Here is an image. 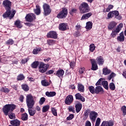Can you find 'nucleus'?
<instances>
[{"mask_svg":"<svg viewBox=\"0 0 126 126\" xmlns=\"http://www.w3.org/2000/svg\"><path fill=\"white\" fill-rule=\"evenodd\" d=\"M43 8L44 10L43 14L45 16H47V15H49V14H50V13H51V12H52V10L50 7V5L47 3L43 4Z\"/></svg>","mask_w":126,"mask_h":126,"instance_id":"obj_6","label":"nucleus"},{"mask_svg":"<svg viewBox=\"0 0 126 126\" xmlns=\"http://www.w3.org/2000/svg\"><path fill=\"white\" fill-rule=\"evenodd\" d=\"M47 69H48V65L43 62H40L38 66V70L39 72L44 73L47 71Z\"/></svg>","mask_w":126,"mask_h":126,"instance_id":"obj_7","label":"nucleus"},{"mask_svg":"<svg viewBox=\"0 0 126 126\" xmlns=\"http://www.w3.org/2000/svg\"><path fill=\"white\" fill-rule=\"evenodd\" d=\"M68 110L69 112H72V113H74V107L73 106H69L68 107Z\"/></svg>","mask_w":126,"mask_h":126,"instance_id":"obj_55","label":"nucleus"},{"mask_svg":"<svg viewBox=\"0 0 126 126\" xmlns=\"http://www.w3.org/2000/svg\"><path fill=\"white\" fill-rule=\"evenodd\" d=\"M47 37L48 38L57 39L58 38V34L56 32H49L47 33Z\"/></svg>","mask_w":126,"mask_h":126,"instance_id":"obj_13","label":"nucleus"},{"mask_svg":"<svg viewBox=\"0 0 126 126\" xmlns=\"http://www.w3.org/2000/svg\"><path fill=\"white\" fill-rule=\"evenodd\" d=\"M98 116V113H97L95 111H91L90 113V119L93 122L96 121V119H97V116Z\"/></svg>","mask_w":126,"mask_h":126,"instance_id":"obj_9","label":"nucleus"},{"mask_svg":"<svg viewBox=\"0 0 126 126\" xmlns=\"http://www.w3.org/2000/svg\"><path fill=\"white\" fill-rule=\"evenodd\" d=\"M91 63H92V70H97L98 69V65L96 63V60L94 59H91Z\"/></svg>","mask_w":126,"mask_h":126,"instance_id":"obj_11","label":"nucleus"},{"mask_svg":"<svg viewBox=\"0 0 126 126\" xmlns=\"http://www.w3.org/2000/svg\"><path fill=\"white\" fill-rule=\"evenodd\" d=\"M70 66L72 68H74V66H75V62H72L70 63Z\"/></svg>","mask_w":126,"mask_h":126,"instance_id":"obj_57","label":"nucleus"},{"mask_svg":"<svg viewBox=\"0 0 126 126\" xmlns=\"http://www.w3.org/2000/svg\"><path fill=\"white\" fill-rule=\"evenodd\" d=\"M75 108L76 113H79V112L81 111V109H82V104L80 103V102H78L76 104Z\"/></svg>","mask_w":126,"mask_h":126,"instance_id":"obj_22","label":"nucleus"},{"mask_svg":"<svg viewBox=\"0 0 126 126\" xmlns=\"http://www.w3.org/2000/svg\"><path fill=\"white\" fill-rule=\"evenodd\" d=\"M8 117L11 120H13V119H15V114L13 113H9Z\"/></svg>","mask_w":126,"mask_h":126,"instance_id":"obj_43","label":"nucleus"},{"mask_svg":"<svg viewBox=\"0 0 126 126\" xmlns=\"http://www.w3.org/2000/svg\"><path fill=\"white\" fill-rule=\"evenodd\" d=\"M63 74H64V71L63 69H59L57 71L56 75V76H58L60 78H63Z\"/></svg>","mask_w":126,"mask_h":126,"instance_id":"obj_16","label":"nucleus"},{"mask_svg":"<svg viewBox=\"0 0 126 126\" xmlns=\"http://www.w3.org/2000/svg\"><path fill=\"white\" fill-rule=\"evenodd\" d=\"M67 28H68V26L67 23H63L60 24L59 29L61 31H65Z\"/></svg>","mask_w":126,"mask_h":126,"instance_id":"obj_14","label":"nucleus"},{"mask_svg":"<svg viewBox=\"0 0 126 126\" xmlns=\"http://www.w3.org/2000/svg\"><path fill=\"white\" fill-rule=\"evenodd\" d=\"M79 73L82 74L84 73V68H80L79 70Z\"/></svg>","mask_w":126,"mask_h":126,"instance_id":"obj_63","label":"nucleus"},{"mask_svg":"<svg viewBox=\"0 0 126 126\" xmlns=\"http://www.w3.org/2000/svg\"><path fill=\"white\" fill-rule=\"evenodd\" d=\"M107 16L108 18H112V17H114V14L113 13L112 11L110 12L108 14Z\"/></svg>","mask_w":126,"mask_h":126,"instance_id":"obj_54","label":"nucleus"},{"mask_svg":"<svg viewBox=\"0 0 126 126\" xmlns=\"http://www.w3.org/2000/svg\"><path fill=\"white\" fill-rule=\"evenodd\" d=\"M15 26L17 27V28H22V25L21 24V22L19 20H17L14 23Z\"/></svg>","mask_w":126,"mask_h":126,"instance_id":"obj_34","label":"nucleus"},{"mask_svg":"<svg viewBox=\"0 0 126 126\" xmlns=\"http://www.w3.org/2000/svg\"><path fill=\"white\" fill-rule=\"evenodd\" d=\"M24 78H25V77H24L23 74H20L17 77V80H23Z\"/></svg>","mask_w":126,"mask_h":126,"instance_id":"obj_44","label":"nucleus"},{"mask_svg":"<svg viewBox=\"0 0 126 126\" xmlns=\"http://www.w3.org/2000/svg\"><path fill=\"white\" fill-rule=\"evenodd\" d=\"M85 126H91V123L90 121H87L86 122Z\"/></svg>","mask_w":126,"mask_h":126,"instance_id":"obj_64","label":"nucleus"},{"mask_svg":"<svg viewBox=\"0 0 126 126\" xmlns=\"http://www.w3.org/2000/svg\"><path fill=\"white\" fill-rule=\"evenodd\" d=\"M21 120L22 121H27L28 120V114L26 113L22 114Z\"/></svg>","mask_w":126,"mask_h":126,"instance_id":"obj_33","label":"nucleus"},{"mask_svg":"<svg viewBox=\"0 0 126 126\" xmlns=\"http://www.w3.org/2000/svg\"><path fill=\"white\" fill-rule=\"evenodd\" d=\"M75 29L76 30H77V31H79V30L81 29V26L80 25L75 26Z\"/></svg>","mask_w":126,"mask_h":126,"instance_id":"obj_60","label":"nucleus"},{"mask_svg":"<svg viewBox=\"0 0 126 126\" xmlns=\"http://www.w3.org/2000/svg\"><path fill=\"white\" fill-rule=\"evenodd\" d=\"M76 12V9H72L70 12H69V14L71 15H73V13H75Z\"/></svg>","mask_w":126,"mask_h":126,"instance_id":"obj_61","label":"nucleus"},{"mask_svg":"<svg viewBox=\"0 0 126 126\" xmlns=\"http://www.w3.org/2000/svg\"><path fill=\"white\" fill-rule=\"evenodd\" d=\"M109 88L113 91L116 89V86H115V84L114 83H111L109 84Z\"/></svg>","mask_w":126,"mask_h":126,"instance_id":"obj_41","label":"nucleus"},{"mask_svg":"<svg viewBox=\"0 0 126 126\" xmlns=\"http://www.w3.org/2000/svg\"><path fill=\"white\" fill-rule=\"evenodd\" d=\"M93 24L92 22H88L86 23V29H87V31H89V30H91L92 29V26Z\"/></svg>","mask_w":126,"mask_h":126,"instance_id":"obj_24","label":"nucleus"},{"mask_svg":"<svg viewBox=\"0 0 126 126\" xmlns=\"http://www.w3.org/2000/svg\"><path fill=\"white\" fill-rule=\"evenodd\" d=\"M41 51H42L41 48H40V47L36 48L33 49L32 51V54H33V55H37V54H39V53H40V52Z\"/></svg>","mask_w":126,"mask_h":126,"instance_id":"obj_30","label":"nucleus"},{"mask_svg":"<svg viewBox=\"0 0 126 126\" xmlns=\"http://www.w3.org/2000/svg\"><path fill=\"white\" fill-rule=\"evenodd\" d=\"M116 26H117V23L114 21H112L109 23L108 26V29L109 30H113V29H114Z\"/></svg>","mask_w":126,"mask_h":126,"instance_id":"obj_19","label":"nucleus"},{"mask_svg":"<svg viewBox=\"0 0 126 126\" xmlns=\"http://www.w3.org/2000/svg\"><path fill=\"white\" fill-rule=\"evenodd\" d=\"M102 85L106 89V90H108L109 89V86H108V81H102L101 82Z\"/></svg>","mask_w":126,"mask_h":126,"instance_id":"obj_31","label":"nucleus"},{"mask_svg":"<svg viewBox=\"0 0 126 126\" xmlns=\"http://www.w3.org/2000/svg\"><path fill=\"white\" fill-rule=\"evenodd\" d=\"M33 11L34 13L36 14V15H40L41 13V9L40 8V6L36 5V8L33 9Z\"/></svg>","mask_w":126,"mask_h":126,"instance_id":"obj_23","label":"nucleus"},{"mask_svg":"<svg viewBox=\"0 0 126 126\" xmlns=\"http://www.w3.org/2000/svg\"><path fill=\"white\" fill-rule=\"evenodd\" d=\"M90 110L88 109L84 113V116L85 118L83 119L84 120H86V119H87V118H88V116L89 115V114H90Z\"/></svg>","mask_w":126,"mask_h":126,"instance_id":"obj_39","label":"nucleus"},{"mask_svg":"<svg viewBox=\"0 0 126 126\" xmlns=\"http://www.w3.org/2000/svg\"><path fill=\"white\" fill-rule=\"evenodd\" d=\"M47 44L50 45H52L54 44H55V41L54 40L49 39L47 40Z\"/></svg>","mask_w":126,"mask_h":126,"instance_id":"obj_52","label":"nucleus"},{"mask_svg":"<svg viewBox=\"0 0 126 126\" xmlns=\"http://www.w3.org/2000/svg\"><path fill=\"white\" fill-rule=\"evenodd\" d=\"M102 80H103V78L99 79L97 83L95 84L96 86L100 85V84H101V82H102Z\"/></svg>","mask_w":126,"mask_h":126,"instance_id":"obj_59","label":"nucleus"},{"mask_svg":"<svg viewBox=\"0 0 126 126\" xmlns=\"http://www.w3.org/2000/svg\"><path fill=\"white\" fill-rule=\"evenodd\" d=\"M51 112L54 116H58V113H57V110L55 108H52L51 109Z\"/></svg>","mask_w":126,"mask_h":126,"instance_id":"obj_49","label":"nucleus"},{"mask_svg":"<svg viewBox=\"0 0 126 126\" xmlns=\"http://www.w3.org/2000/svg\"><path fill=\"white\" fill-rule=\"evenodd\" d=\"M121 111L123 113V115L126 116V106L125 105H124L121 107Z\"/></svg>","mask_w":126,"mask_h":126,"instance_id":"obj_40","label":"nucleus"},{"mask_svg":"<svg viewBox=\"0 0 126 126\" xmlns=\"http://www.w3.org/2000/svg\"><path fill=\"white\" fill-rule=\"evenodd\" d=\"M102 73L104 75H108L111 73V70L108 68H104L103 69Z\"/></svg>","mask_w":126,"mask_h":126,"instance_id":"obj_26","label":"nucleus"},{"mask_svg":"<svg viewBox=\"0 0 126 126\" xmlns=\"http://www.w3.org/2000/svg\"><path fill=\"white\" fill-rule=\"evenodd\" d=\"M41 84L43 86L47 87L50 85L49 82L45 80H43L41 81Z\"/></svg>","mask_w":126,"mask_h":126,"instance_id":"obj_38","label":"nucleus"},{"mask_svg":"<svg viewBox=\"0 0 126 126\" xmlns=\"http://www.w3.org/2000/svg\"><path fill=\"white\" fill-rule=\"evenodd\" d=\"M96 61H97V63L99 65H102L103 63H104V59L103 57L99 56L96 58Z\"/></svg>","mask_w":126,"mask_h":126,"instance_id":"obj_25","label":"nucleus"},{"mask_svg":"<svg viewBox=\"0 0 126 126\" xmlns=\"http://www.w3.org/2000/svg\"><path fill=\"white\" fill-rule=\"evenodd\" d=\"M116 75H117L116 74V73H114V72H112L111 73V74H110L109 75H108L107 76V79L108 80H111L112 78H114V77H116Z\"/></svg>","mask_w":126,"mask_h":126,"instance_id":"obj_36","label":"nucleus"},{"mask_svg":"<svg viewBox=\"0 0 126 126\" xmlns=\"http://www.w3.org/2000/svg\"><path fill=\"white\" fill-rule=\"evenodd\" d=\"M73 101V96L72 95H68L66 96L65 100V103L66 105H70Z\"/></svg>","mask_w":126,"mask_h":126,"instance_id":"obj_10","label":"nucleus"},{"mask_svg":"<svg viewBox=\"0 0 126 126\" xmlns=\"http://www.w3.org/2000/svg\"><path fill=\"white\" fill-rule=\"evenodd\" d=\"M46 96L47 97H54V96H56V92H46L45 93Z\"/></svg>","mask_w":126,"mask_h":126,"instance_id":"obj_27","label":"nucleus"},{"mask_svg":"<svg viewBox=\"0 0 126 126\" xmlns=\"http://www.w3.org/2000/svg\"><path fill=\"white\" fill-rule=\"evenodd\" d=\"M13 43H14V41L11 39L8 40L6 42L7 45H13Z\"/></svg>","mask_w":126,"mask_h":126,"instance_id":"obj_50","label":"nucleus"},{"mask_svg":"<svg viewBox=\"0 0 126 126\" xmlns=\"http://www.w3.org/2000/svg\"><path fill=\"white\" fill-rule=\"evenodd\" d=\"M95 50V45H94V44H91L90 45V51H91V52H94V51Z\"/></svg>","mask_w":126,"mask_h":126,"instance_id":"obj_45","label":"nucleus"},{"mask_svg":"<svg viewBox=\"0 0 126 126\" xmlns=\"http://www.w3.org/2000/svg\"><path fill=\"white\" fill-rule=\"evenodd\" d=\"M2 4L6 10V12L2 15L3 18L7 17L9 19L13 18L14 15L16 13V11L13 10L11 13V2L9 0H4L3 1Z\"/></svg>","mask_w":126,"mask_h":126,"instance_id":"obj_1","label":"nucleus"},{"mask_svg":"<svg viewBox=\"0 0 126 126\" xmlns=\"http://www.w3.org/2000/svg\"><path fill=\"white\" fill-rule=\"evenodd\" d=\"M76 100H80L82 102H85V98L81 95V94L77 93L75 95Z\"/></svg>","mask_w":126,"mask_h":126,"instance_id":"obj_15","label":"nucleus"},{"mask_svg":"<svg viewBox=\"0 0 126 126\" xmlns=\"http://www.w3.org/2000/svg\"><path fill=\"white\" fill-rule=\"evenodd\" d=\"M78 90L80 91V92H84V86L82 84H78Z\"/></svg>","mask_w":126,"mask_h":126,"instance_id":"obj_28","label":"nucleus"},{"mask_svg":"<svg viewBox=\"0 0 126 126\" xmlns=\"http://www.w3.org/2000/svg\"><path fill=\"white\" fill-rule=\"evenodd\" d=\"M88 89L92 94H95V88L93 86H89Z\"/></svg>","mask_w":126,"mask_h":126,"instance_id":"obj_37","label":"nucleus"},{"mask_svg":"<svg viewBox=\"0 0 126 126\" xmlns=\"http://www.w3.org/2000/svg\"><path fill=\"white\" fill-rule=\"evenodd\" d=\"M91 16H92V13L89 12L83 15L81 18V20H85L90 18Z\"/></svg>","mask_w":126,"mask_h":126,"instance_id":"obj_18","label":"nucleus"},{"mask_svg":"<svg viewBox=\"0 0 126 126\" xmlns=\"http://www.w3.org/2000/svg\"><path fill=\"white\" fill-rule=\"evenodd\" d=\"M112 13H113L114 16H118L119 13L118 11H112Z\"/></svg>","mask_w":126,"mask_h":126,"instance_id":"obj_58","label":"nucleus"},{"mask_svg":"<svg viewBox=\"0 0 126 126\" xmlns=\"http://www.w3.org/2000/svg\"><path fill=\"white\" fill-rule=\"evenodd\" d=\"M103 94L104 93V90L103 88L100 86H97L95 88V94Z\"/></svg>","mask_w":126,"mask_h":126,"instance_id":"obj_12","label":"nucleus"},{"mask_svg":"<svg viewBox=\"0 0 126 126\" xmlns=\"http://www.w3.org/2000/svg\"><path fill=\"white\" fill-rule=\"evenodd\" d=\"M0 91H2V92H4V93H8V92H9V89H8V88H2Z\"/></svg>","mask_w":126,"mask_h":126,"instance_id":"obj_47","label":"nucleus"},{"mask_svg":"<svg viewBox=\"0 0 126 126\" xmlns=\"http://www.w3.org/2000/svg\"><path fill=\"white\" fill-rule=\"evenodd\" d=\"M118 42H124L125 41V35L123 32H121L120 35L117 37Z\"/></svg>","mask_w":126,"mask_h":126,"instance_id":"obj_21","label":"nucleus"},{"mask_svg":"<svg viewBox=\"0 0 126 126\" xmlns=\"http://www.w3.org/2000/svg\"><path fill=\"white\" fill-rule=\"evenodd\" d=\"M74 118V115L73 114L70 115L68 117H67L66 119L67 121H70Z\"/></svg>","mask_w":126,"mask_h":126,"instance_id":"obj_53","label":"nucleus"},{"mask_svg":"<svg viewBox=\"0 0 126 126\" xmlns=\"http://www.w3.org/2000/svg\"><path fill=\"white\" fill-rule=\"evenodd\" d=\"M46 101V98L44 97H41L40 99V100L39 101V103L40 105H43L44 104V102Z\"/></svg>","mask_w":126,"mask_h":126,"instance_id":"obj_46","label":"nucleus"},{"mask_svg":"<svg viewBox=\"0 0 126 126\" xmlns=\"http://www.w3.org/2000/svg\"><path fill=\"white\" fill-rule=\"evenodd\" d=\"M50 109L49 105H45L42 107V113H46L49 111Z\"/></svg>","mask_w":126,"mask_h":126,"instance_id":"obj_35","label":"nucleus"},{"mask_svg":"<svg viewBox=\"0 0 126 126\" xmlns=\"http://www.w3.org/2000/svg\"><path fill=\"white\" fill-rule=\"evenodd\" d=\"M10 124L12 126H20V121L19 120L16 119L10 121Z\"/></svg>","mask_w":126,"mask_h":126,"instance_id":"obj_20","label":"nucleus"},{"mask_svg":"<svg viewBox=\"0 0 126 126\" xmlns=\"http://www.w3.org/2000/svg\"><path fill=\"white\" fill-rule=\"evenodd\" d=\"M73 35L75 37H78V36H80V33L79 32H75L73 33Z\"/></svg>","mask_w":126,"mask_h":126,"instance_id":"obj_62","label":"nucleus"},{"mask_svg":"<svg viewBox=\"0 0 126 126\" xmlns=\"http://www.w3.org/2000/svg\"><path fill=\"white\" fill-rule=\"evenodd\" d=\"M26 103L27 105L28 108V112L31 116H34L36 114L35 110H32V108L35 104V101L34 100V98L33 96L31 94H28L26 96Z\"/></svg>","mask_w":126,"mask_h":126,"instance_id":"obj_2","label":"nucleus"},{"mask_svg":"<svg viewBox=\"0 0 126 126\" xmlns=\"http://www.w3.org/2000/svg\"><path fill=\"white\" fill-rule=\"evenodd\" d=\"M113 7H114V5H108V7L106 9V12H109L111 9H113Z\"/></svg>","mask_w":126,"mask_h":126,"instance_id":"obj_51","label":"nucleus"},{"mask_svg":"<svg viewBox=\"0 0 126 126\" xmlns=\"http://www.w3.org/2000/svg\"><path fill=\"white\" fill-rule=\"evenodd\" d=\"M67 16V9L66 8H62V10L57 15V18L59 19H63L65 18Z\"/></svg>","mask_w":126,"mask_h":126,"instance_id":"obj_5","label":"nucleus"},{"mask_svg":"<svg viewBox=\"0 0 126 126\" xmlns=\"http://www.w3.org/2000/svg\"><path fill=\"white\" fill-rule=\"evenodd\" d=\"M124 27V24L120 23L116 28L115 32H120L122 30V28Z\"/></svg>","mask_w":126,"mask_h":126,"instance_id":"obj_29","label":"nucleus"},{"mask_svg":"<svg viewBox=\"0 0 126 126\" xmlns=\"http://www.w3.org/2000/svg\"><path fill=\"white\" fill-rule=\"evenodd\" d=\"M100 123H101V119H100L99 118H97L94 126H100Z\"/></svg>","mask_w":126,"mask_h":126,"instance_id":"obj_48","label":"nucleus"},{"mask_svg":"<svg viewBox=\"0 0 126 126\" xmlns=\"http://www.w3.org/2000/svg\"><path fill=\"white\" fill-rule=\"evenodd\" d=\"M22 88L24 91H28L29 90V87L27 85H22Z\"/></svg>","mask_w":126,"mask_h":126,"instance_id":"obj_42","label":"nucleus"},{"mask_svg":"<svg viewBox=\"0 0 126 126\" xmlns=\"http://www.w3.org/2000/svg\"><path fill=\"white\" fill-rule=\"evenodd\" d=\"M38 65H39V62L34 61L31 64V66L32 68H37L38 67Z\"/></svg>","mask_w":126,"mask_h":126,"instance_id":"obj_32","label":"nucleus"},{"mask_svg":"<svg viewBox=\"0 0 126 126\" xmlns=\"http://www.w3.org/2000/svg\"><path fill=\"white\" fill-rule=\"evenodd\" d=\"M28 61H29V58H25L24 59L22 60L21 63H27V62H28Z\"/></svg>","mask_w":126,"mask_h":126,"instance_id":"obj_56","label":"nucleus"},{"mask_svg":"<svg viewBox=\"0 0 126 126\" xmlns=\"http://www.w3.org/2000/svg\"><path fill=\"white\" fill-rule=\"evenodd\" d=\"M114 126V122L112 121H103L101 124V126Z\"/></svg>","mask_w":126,"mask_h":126,"instance_id":"obj_17","label":"nucleus"},{"mask_svg":"<svg viewBox=\"0 0 126 126\" xmlns=\"http://www.w3.org/2000/svg\"><path fill=\"white\" fill-rule=\"evenodd\" d=\"M25 19L28 22H32L33 20L36 19V16L33 13H29L26 15Z\"/></svg>","mask_w":126,"mask_h":126,"instance_id":"obj_8","label":"nucleus"},{"mask_svg":"<svg viewBox=\"0 0 126 126\" xmlns=\"http://www.w3.org/2000/svg\"><path fill=\"white\" fill-rule=\"evenodd\" d=\"M79 10L81 13H86L87 12H89L90 8L87 3L83 2L79 7Z\"/></svg>","mask_w":126,"mask_h":126,"instance_id":"obj_4","label":"nucleus"},{"mask_svg":"<svg viewBox=\"0 0 126 126\" xmlns=\"http://www.w3.org/2000/svg\"><path fill=\"white\" fill-rule=\"evenodd\" d=\"M16 108L14 104H6L2 108L3 112L5 116L8 115V113H11Z\"/></svg>","mask_w":126,"mask_h":126,"instance_id":"obj_3","label":"nucleus"}]
</instances>
